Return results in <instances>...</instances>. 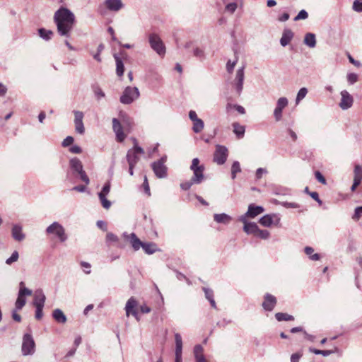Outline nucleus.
Segmentation results:
<instances>
[{
    "label": "nucleus",
    "mask_w": 362,
    "mask_h": 362,
    "mask_svg": "<svg viewBox=\"0 0 362 362\" xmlns=\"http://www.w3.org/2000/svg\"><path fill=\"white\" fill-rule=\"evenodd\" d=\"M354 180L361 182L362 181V167L359 165H356L354 170Z\"/></svg>",
    "instance_id": "obj_38"
},
{
    "label": "nucleus",
    "mask_w": 362,
    "mask_h": 362,
    "mask_svg": "<svg viewBox=\"0 0 362 362\" xmlns=\"http://www.w3.org/2000/svg\"><path fill=\"white\" fill-rule=\"evenodd\" d=\"M18 257H19L18 252L17 251H14L12 253L11 256L6 260V263L7 264L10 265L12 263L16 262L18 259Z\"/></svg>",
    "instance_id": "obj_48"
},
{
    "label": "nucleus",
    "mask_w": 362,
    "mask_h": 362,
    "mask_svg": "<svg viewBox=\"0 0 362 362\" xmlns=\"http://www.w3.org/2000/svg\"><path fill=\"white\" fill-rule=\"evenodd\" d=\"M237 7H238V4L235 2H233V3H230L228 4H227L226 6V11L230 13H233L235 10L237 9Z\"/></svg>",
    "instance_id": "obj_52"
},
{
    "label": "nucleus",
    "mask_w": 362,
    "mask_h": 362,
    "mask_svg": "<svg viewBox=\"0 0 362 362\" xmlns=\"http://www.w3.org/2000/svg\"><path fill=\"white\" fill-rule=\"evenodd\" d=\"M143 187L144 189V192L148 195H150V187H149V185H148V179H147L146 176H145L144 179Z\"/></svg>",
    "instance_id": "obj_59"
},
{
    "label": "nucleus",
    "mask_w": 362,
    "mask_h": 362,
    "mask_svg": "<svg viewBox=\"0 0 362 362\" xmlns=\"http://www.w3.org/2000/svg\"><path fill=\"white\" fill-rule=\"evenodd\" d=\"M106 240L107 242L115 243L118 241V238L112 233H107L106 235Z\"/></svg>",
    "instance_id": "obj_58"
},
{
    "label": "nucleus",
    "mask_w": 362,
    "mask_h": 362,
    "mask_svg": "<svg viewBox=\"0 0 362 362\" xmlns=\"http://www.w3.org/2000/svg\"><path fill=\"white\" fill-rule=\"evenodd\" d=\"M191 170L193 171L194 175L191 180L183 182L180 185L183 190L189 189L193 184H199L204 178V166L200 164L199 160H192V163L190 166Z\"/></svg>",
    "instance_id": "obj_2"
},
{
    "label": "nucleus",
    "mask_w": 362,
    "mask_h": 362,
    "mask_svg": "<svg viewBox=\"0 0 362 362\" xmlns=\"http://www.w3.org/2000/svg\"><path fill=\"white\" fill-rule=\"evenodd\" d=\"M194 56L197 57L199 60L202 61L205 59V53L204 49L195 47L193 50Z\"/></svg>",
    "instance_id": "obj_43"
},
{
    "label": "nucleus",
    "mask_w": 362,
    "mask_h": 362,
    "mask_svg": "<svg viewBox=\"0 0 362 362\" xmlns=\"http://www.w3.org/2000/svg\"><path fill=\"white\" fill-rule=\"evenodd\" d=\"M36 308L35 318L37 320H41L43 316V308L44 306H35Z\"/></svg>",
    "instance_id": "obj_55"
},
{
    "label": "nucleus",
    "mask_w": 362,
    "mask_h": 362,
    "mask_svg": "<svg viewBox=\"0 0 362 362\" xmlns=\"http://www.w3.org/2000/svg\"><path fill=\"white\" fill-rule=\"evenodd\" d=\"M12 238L18 242L23 241L25 238V234L23 232V227L20 224H14L11 228Z\"/></svg>",
    "instance_id": "obj_16"
},
{
    "label": "nucleus",
    "mask_w": 362,
    "mask_h": 362,
    "mask_svg": "<svg viewBox=\"0 0 362 362\" xmlns=\"http://www.w3.org/2000/svg\"><path fill=\"white\" fill-rule=\"evenodd\" d=\"M138 303L134 297H131L127 302L125 305L126 315L128 317L132 312L136 310Z\"/></svg>",
    "instance_id": "obj_24"
},
{
    "label": "nucleus",
    "mask_w": 362,
    "mask_h": 362,
    "mask_svg": "<svg viewBox=\"0 0 362 362\" xmlns=\"http://www.w3.org/2000/svg\"><path fill=\"white\" fill-rule=\"evenodd\" d=\"M94 93L98 100L101 98H104L105 95V93L100 88H96L94 90Z\"/></svg>",
    "instance_id": "obj_62"
},
{
    "label": "nucleus",
    "mask_w": 362,
    "mask_h": 362,
    "mask_svg": "<svg viewBox=\"0 0 362 362\" xmlns=\"http://www.w3.org/2000/svg\"><path fill=\"white\" fill-rule=\"evenodd\" d=\"M32 291L24 286V283L21 281L20 283V289L16 299L15 307L17 310H21L26 303V296H31Z\"/></svg>",
    "instance_id": "obj_7"
},
{
    "label": "nucleus",
    "mask_w": 362,
    "mask_h": 362,
    "mask_svg": "<svg viewBox=\"0 0 362 362\" xmlns=\"http://www.w3.org/2000/svg\"><path fill=\"white\" fill-rule=\"evenodd\" d=\"M338 351L337 348L334 350H319L314 348H310V351L317 355H322L323 356H328Z\"/></svg>",
    "instance_id": "obj_35"
},
{
    "label": "nucleus",
    "mask_w": 362,
    "mask_h": 362,
    "mask_svg": "<svg viewBox=\"0 0 362 362\" xmlns=\"http://www.w3.org/2000/svg\"><path fill=\"white\" fill-rule=\"evenodd\" d=\"M73 142H74V138L71 136H68L67 137H66L64 139V141L62 142V145H63V146H69L71 144H72Z\"/></svg>",
    "instance_id": "obj_60"
},
{
    "label": "nucleus",
    "mask_w": 362,
    "mask_h": 362,
    "mask_svg": "<svg viewBox=\"0 0 362 362\" xmlns=\"http://www.w3.org/2000/svg\"><path fill=\"white\" fill-rule=\"evenodd\" d=\"M138 303L134 297H131L127 302L125 305L126 315L128 317L132 312L136 310Z\"/></svg>",
    "instance_id": "obj_23"
},
{
    "label": "nucleus",
    "mask_w": 362,
    "mask_h": 362,
    "mask_svg": "<svg viewBox=\"0 0 362 362\" xmlns=\"http://www.w3.org/2000/svg\"><path fill=\"white\" fill-rule=\"evenodd\" d=\"M110 190V182L108 181L105 184L101 192H100L98 193V196L103 195V196L106 197L109 194Z\"/></svg>",
    "instance_id": "obj_47"
},
{
    "label": "nucleus",
    "mask_w": 362,
    "mask_h": 362,
    "mask_svg": "<svg viewBox=\"0 0 362 362\" xmlns=\"http://www.w3.org/2000/svg\"><path fill=\"white\" fill-rule=\"evenodd\" d=\"M293 37V33L290 29H285L283 31L282 36L280 39V44L283 47H286L289 44Z\"/></svg>",
    "instance_id": "obj_22"
},
{
    "label": "nucleus",
    "mask_w": 362,
    "mask_h": 362,
    "mask_svg": "<svg viewBox=\"0 0 362 362\" xmlns=\"http://www.w3.org/2000/svg\"><path fill=\"white\" fill-rule=\"evenodd\" d=\"M309 195L314 199L319 204H322V201L321 199H320L319 197V194L317 192H312L310 193H309Z\"/></svg>",
    "instance_id": "obj_63"
},
{
    "label": "nucleus",
    "mask_w": 362,
    "mask_h": 362,
    "mask_svg": "<svg viewBox=\"0 0 362 362\" xmlns=\"http://www.w3.org/2000/svg\"><path fill=\"white\" fill-rule=\"evenodd\" d=\"M204 349L200 344H197L194 348V358H197L199 356H204L203 354Z\"/></svg>",
    "instance_id": "obj_50"
},
{
    "label": "nucleus",
    "mask_w": 362,
    "mask_h": 362,
    "mask_svg": "<svg viewBox=\"0 0 362 362\" xmlns=\"http://www.w3.org/2000/svg\"><path fill=\"white\" fill-rule=\"evenodd\" d=\"M233 132L238 139H241L245 135V126L240 124L238 122H234L232 124Z\"/></svg>",
    "instance_id": "obj_28"
},
{
    "label": "nucleus",
    "mask_w": 362,
    "mask_h": 362,
    "mask_svg": "<svg viewBox=\"0 0 362 362\" xmlns=\"http://www.w3.org/2000/svg\"><path fill=\"white\" fill-rule=\"evenodd\" d=\"M346 79L349 85H353L358 80V76L355 73H349L346 76Z\"/></svg>",
    "instance_id": "obj_44"
},
{
    "label": "nucleus",
    "mask_w": 362,
    "mask_h": 362,
    "mask_svg": "<svg viewBox=\"0 0 362 362\" xmlns=\"http://www.w3.org/2000/svg\"><path fill=\"white\" fill-rule=\"evenodd\" d=\"M115 59L116 61V72L117 76H122L124 74V66L123 62L122 59L117 57V55H114Z\"/></svg>",
    "instance_id": "obj_33"
},
{
    "label": "nucleus",
    "mask_w": 362,
    "mask_h": 362,
    "mask_svg": "<svg viewBox=\"0 0 362 362\" xmlns=\"http://www.w3.org/2000/svg\"><path fill=\"white\" fill-rule=\"evenodd\" d=\"M301 355L296 353L293 354L291 356V362H299Z\"/></svg>",
    "instance_id": "obj_64"
},
{
    "label": "nucleus",
    "mask_w": 362,
    "mask_h": 362,
    "mask_svg": "<svg viewBox=\"0 0 362 362\" xmlns=\"http://www.w3.org/2000/svg\"><path fill=\"white\" fill-rule=\"evenodd\" d=\"M288 99L285 97L279 98L276 103V107L274 111L276 121H280L282 118V111L288 105Z\"/></svg>",
    "instance_id": "obj_12"
},
{
    "label": "nucleus",
    "mask_w": 362,
    "mask_h": 362,
    "mask_svg": "<svg viewBox=\"0 0 362 362\" xmlns=\"http://www.w3.org/2000/svg\"><path fill=\"white\" fill-rule=\"evenodd\" d=\"M228 156V149L223 146H217L214 158H226Z\"/></svg>",
    "instance_id": "obj_27"
},
{
    "label": "nucleus",
    "mask_w": 362,
    "mask_h": 362,
    "mask_svg": "<svg viewBox=\"0 0 362 362\" xmlns=\"http://www.w3.org/2000/svg\"><path fill=\"white\" fill-rule=\"evenodd\" d=\"M21 352L24 356H32L35 354V343L31 334H25L23 335Z\"/></svg>",
    "instance_id": "obj_5"
},
{
    "label": "nucleus",
    "mask_w": 362,
    "mask_h": 362,
    "mask_svg": "<svg viewBox=\"0 0 362 362\" xmlns=\"http://www.w3.org/2000/svg\"><path fill=\"white\" fill-rule=\"evenodd\" d=\"M202 289L204 292L205 297L208 300L214 298V291L211 288L203 287Z\"/></svg>",
    "instance_id": "obj_53"
},
{
    "label": "nucleus",
    "mask_w": 362,
    "mask_h": 362,
    "mask_svg": "<svg viewBox=\"0 0 362 362\" xmlns=\"http://www.w3.org/2000/svg\"><path fill=\"white\" fill-rule=\"evenodd\" d=\"M255 236L262 240H267L270 237V233L267 230H262L258 228Z\"/></svg>",
    "instance_id": "obj_40"
},
{
    "label": "nucleus",
    "mask_w": 362,
    "mask_h": 362,
    "mask_svg": "<svg viewBox=\"0 0 362 362\" xmlns=\"http://www.w3.org/2000/svg\"><path fill=\"white\" fill-rule=\"evenodd\" d=\"M237 61L231 62L229 60L226 64V69L228 72L231 73L236 64Z\"/></svg>",
    "instance_id": "obj_61"
},
{
    "label": "nucleus",
    "mask_w": 362,
    "mask_h": 362,
    "mask_svg": "<svg viewBox=\"0 0 362 362\" xmlns=\"http://www.w3.org/2000/svg\"><path fill=\"white\" fill-rule=\"evenodd\" d=\"M353 9L356 12H362V1L355 0L353 4Z\"/></svg>",
    "instance_id": "obj_57"
},
{
    "label": "nucleus",
    "mask_w": 362,
    "mask_h": 362,
    "mask_svg": "<svg viewBox=\"0 0 362 362\" xmlns=\"http://www.w3.org/2000/svg\"><path fill=\"white\" fill-rule=\"evenodd\" d=\"M175 362H182V339L180 334H175Z\"/></svg>",
    "instance_id": "obj_14"
},
{
    "label": "nucleus",
    "mask_w": 362,
    "mask_h": 362,
    "mask_svg": "<svg viewBox=\"0 0 362 362\" xmlns=\"http://www.w3.org/2000/svg\"><path fill=\"white\" fill-rule=\"evenodd\" d=\"M308 89L306 88H301L296 95V103L298 104L307 95Z\"/></svg>",
    "instance_id": "obj_42"
},
{
    "label": "nucleus",
    "mask_w": 362,
    "mask_h": 362,
    "mask_svg": "<svg viewBox=\"0 0 362 362\" xmlns=\"http://www.w3.org/2000/svg\"><path fill=\"white\" fill-rule=\"evenodd\" d=\"M308 18V12L305 10L303 9V10L300 11L299 13H298V15L294 18V21H298L300 20H305Z\"/></svg>",
    "instance_id": "obj_46"
},
{
    "label": "nucleus",
    "mask_w": 362,
    "mask_h": 362,
    "mask_svg": "<svg viewBox=\"0 0 362 362\" xmlns=\"http://www.w3.org/2000/svg\"><path fill=\"white\" fill-rule=\"evenodd\" d=\"M276 304V299L274 296L269 293H267L264 296V300L262 303V306L265 310L272 311L275 307Z\"/></svg>",
    "instance_id": "obj_18"
},
{
    "label": "nucleus",
    "mask_w": 362,
    "mask_h": 362,
    "mask_svg": "<svg viewBox=\"0 0 362 362\" xmlns=\"http://www.w3.org/2000/svg\"><path fill=\"white\" fill-rule=\"evenodd\" d=\"M280 221V218L275 214H267L262 216L259 223L264 227H270L273 224H278Z\"/></svg>",
    "instance_id": "obj_13"
},
{
    "label": "nucleus",
    "mask_w": 362,
    "mask_h": 362,
    "mask_svg": "<svg viewBox=\"0 0 362 362\" xmlns=\"http://www.w3.org/2000/svg\"><path fill=\"white\" fill-rule=\"evenodd\" d=\"M264 211V209L261 206H256L251 204L248 206L247 215H249L250 218H253L261 214Z\"/></svg>",
    "instance_id": "obj_19"
},
{
    "label": "nucleus",
    "mask_w": 362,
    "mask_h": 362,
    "mask_svg": "<svg viewBox=\"0 0 362 362\" xmlns=\"http://www.w3.org/2000/svg\"><path fill=\"white\" fill-rule=\"evenodd\" d=\"M148 42L151 48L154 50L159 56L163 57L165 54V46L156 33H151L148 35Z\"/></svg>",
    "instance_id": "obj_3"
},
{
    "label": "nucleus",
    "mask_w": 362,
    "mask_h": 362,
    "mask_svg": "<svg viewBox=\"0 0 362 362\" xmlns=\"http://www.w3.org/2000/svg\"><path fill=\"white\" fill-rule=\"evenodd\" d=\"M138 154H144V150L135 145L133 149L128 151L127 158H137Z\"/></svg>",
    "instance_id": "obj_32"
},
{
    "label": "nucleus",
    "mask_w": 362,
    "mask_h": 362,
    "mask_svg": "<svg viewBox=\"0 0 362 362\" xmlns=\"http://www.w3.org/2000/svg\"><path fill=\"white\" fill-rule=\"evenodd\" d=\"M244 78V67H241L237 70L235 78L232 83L238 96L240 95L243 88Z\"/></svg>",
    "instance_id": "obj_11"
},
{
    "label": "nucleus",
    "mask_w": 362,
    "mask_h": 362,
    "mask_svg": "<svg viewBox=\"0 0 362 362\" xmlns=\"http://www.w3.org/2000/svg\"><path fill=\"white\" fill-rule=\"evenodd\" d=\"M275 317H276V319L278 320V321H290V320H294V317L293 316L291 315H288L287 313H276L275 315Z\"/></svg>",
    "instance_id": "obj_39"
},
{
    "label": "nucleus",
    "mask_w": 362,
    "mask_h": 362,
    "mask_svg": "<svg viewBox=\"0 0 362 362\" xmlns=\"http://www.w3.org/2000/svg\"><path fill=\"white\" fill-rule=\"evenodd\" d=\"M258 228L259 227L257 225V223H255L254 222H250L248 224L243 226V230L247 234H249V235L252 234V235H255Z\"/></svg>",
    "instance_id": "obj_31"
},
{
    "label": "nucleus",
    "mask_w": 362,
    "mask_h": 362,
    "mask_svg": "<svg viewBox=\"0 0 362 362\" xmlns=\"http://www.w3.org/2000/svg\"><path fill=\"white\" fill-rule=\"evenodd\" d=\"M204 127V124L202 119H198L193 122L192 129L195 133L201 132Z\"/></svg>",
    "instance_id": "obj_37"
},
{
    "label": "nucleus",
    "mask_w": 362,
    "mask_h": 362,
    "mask_svg": "<svg viewBox=\"0 0 362 362\" xmlns=\"http://www.w3.org/2000/svg\"><path fill=\"white\" fill-rule=\"evenodd\" d=\"M105 4L110 11H118L123 7L121 0H105Z\"/></svg>",
    "instance_id": "obj_20"
},
{
    "label": "nucleus",
    "mask_w": 362,
    "mask_h": 362,
    "mask_svg": "<svg viewBox=\"0 0 362 362\" xmlns=\"http://www.w3.org/2000/svg\"><path fill=\"white\" fill-rule=\"evenodd\" d=\"M123 235L125 238V239L128 240L130 242V243L134 250H139L140 249V247H142V245L144 243H142L137 238V236L136 235L135 233H132L129 235L127 233H124L123 234Z\"/></svg>",
    "instance_id": "obj_17"
},
{
    "label": "nucleus",
    "mask_w": 362,
    "mask_h": 362,
    "mask_svg": "<svg viewBox=\"0 0 362 362\" xmlns=\"http://www.w3.org/2000/svg\"><path fill=\"white\" fill-rule=\"evenodd\" d=\"M70 168L73 173L79 175L83 182L86 185L89 184V178L83 170V165L80 160H70Z\"/></svg>",
    "instance_id": "obj_8"
},
{
    "label": "nucleus",
    "mask_w": 362,
    "mask_h": 362,
    "mask_svg": "<svg viewBox=\"0 0 362 362\" xmlns=\"http://www.w3.org/2000/svg\"><path fill=\"white\" fill-rule=\"evenodd\" d=\"M362 215V206H358L355 209L354 214L352 216V218L358 221Z\"/></svg>",
    "instance_id": "obj_54"
},
{
    "label": "nucleus",
    "mask_w": 362,
    "mask_h": 362,
    "mask_svg": "<svg viewBox=\"0 0 362 362\" xmlns=\"http://www.w3.org/2000/svg\"><path fill=\"white\" fill-rule=\"evenodd\" d=\"M53 318L59 323H65L66 322V317L64 313L59 308L55 309L52 313Z\"/></svg>",
    "instance_id": "obj_29"
},
{
    "label": "nucleus",
    "mask_w": 362,
    "mask_h": 362,
    "mask_svg": "<svg viewBox=\"0 0 362 362\" xmlns=\"http://www.w3.org/2000/svg\"><path fill=\"white\" fill-rule=\"evenodd\" d=\"M46 297L41 289H38L35 291L34 295L33 304L35 306H44Z\"/></svg>",
    "instance_id": "obj_21"
},
{
    "label": "nucleus",
    "mask_w": 362,
    "mask_h": 362,
    "mask_svg": "<svg viewBox=\"0 0 362 362\" xmlns=\"http://www.w3.org/2000/svg\"><path fill=\"white\" fill-rule=\"evenodd\" d=\"M141 247L148 255L153 254L158 250L156 245L153 243H144Z\"/></svg>",
    "instance_id": "obj_30"
},
{
    "label": "nucleus",
    "mask_w": 362,
    "mask_h": 362,
    "mask_svg": "<svg viewBox=\"0 0 362 362\" xmlns=\"http://www.w3.org/2000/svg\"><path fill=\"white\" fill-rule=\"evenodd\" d=\"M100 203L103 208L108 209L111 206V202L105 196H98Z\"/></svg>",
    "instance_id": "obj_45"
},
{
    "label": "nucleus",
    "mask_w": 362,
    "mask_h": 362,
    "mask_svg": "<svg viewBox=\"0 0 362 362\" xmlns=\"http://www.w3.org/2000/svg\"><path fill=\"white\" fill-rule=\"evenodd\" d=\"M165 160H158L151 164L152 169L158 178H165L168 175V168L165 164Z\"/></svg>",
    "instance_id": "obj_9"
},
{
    "label": "nucleus",
    "mask_w": 362,
    "mask_h": 362,
    "mask_svg": "<svg viewBox=\"0 0 362 362\" xmlns=\"http://www.w3.org/2000/svg\"><path fill=\"white\" fill-rule=\"evenodd\" d=\"M54 21L57 33L61 36L69 37L75 22L74 14L69 9L62 7L55 12Z\"/></svg>",
    "instance_id": "obj_1"
},
{
    "label": "nucleus",
    "mask_w": 362,
    "mask_h": 362,
    "mask_svg": "<svg viewBox=\"0 0 362 362\" xmlns=\"http://www.w3.org/2000/svg\"><path fill=\"white\" fill-rule=\"evenodd\" d=\"M74 122H83V113L81 111L74 110Z\"/></svg>",
    "instance_id": "obj_51"
},
{
    "label": "nucleus",
    "mask_w": 362,
    "mask_h": 362,
    "mask_svg": "<svg viewBox=\"0 0 362 362\" xmlns=\"http://www.w3.org/2000/svg\"><path fill=\"white\" fill-rule=\"evenodd\" d=\"M38 33L40 37L46 41L51 40L54 35V33L52 30H46L45 28H40L38 30Z\"/></svg>",
    "instance_id": "obj_34"
},
{
    "label": "nucleus",
    "mask_w": 362,
    "mask_h": 362,
    "mask_svg": "<svg viewBox=\"0 0 362 362\" xmlns=\"http://www.w3.org/2000/svg\"><path fill=\"white\" fill-rule=\"evenodd\" d=\"M315 178L317 180L318 182H320L322 185L327 184L326 179L324 177V176L322 175V173L320 171H315Z\"/></svg>",
    "instance_id": "obj_56"
},
{
    "label": "nucleus",
    "mask_w": 362,
    "mask_h": 362,
    "mask_svg": "<svg viewBox=\"0 0 362 362\" xmlns=\"http://www.w3.org/2000/svg\"><path fill=\"white\" fill-rule=\"evenodd\" d=\"M214 219L218 223L228 224L232 220V218L226 214H215Z\"/></svg>",
    "instance_id": "obj_26"
},
{
    "label": "nucleus",
    "mask_w": 362,
    "mask_h": 362,
    "mask_svg": "<svg viewBox=\"0 0 362 362\" xmlns=\"http://www.w3.org/2000/svg\"><path fill=\"white\" fill-rule=\"evenodd\" d=\"M241 171L239 162L235 161L231 167V177L234 180L236 177V174Z\"/></svg>",
    "instance_id": "obj_41"
},
{
    "label": "nucleus",
    "mask_w": 362,
    "mask_h": 362,
    "mask_svg": "<svg viewBox=\"0 0 362 362\" xmlns=\"http://www.w3.org/2000/svg\"><path fill=\"white\" fill-rule=\"evenodd\" d=\"M341 99L339 103V107L343 110L351 108L354 103L353 96L346 90H343L340 92Z\"/></svg>",
    "instance_id": "obj_10"
},
{
    "label": "nucleus",
    "mask_w": 362,
    "mask_h": 362,
    "mask_svg": "<svg viewBox=\"0 0 362 362\" xmlns=\"http://www.w3.org/2000/svg\"><path fill=\"white\" fill-rule=\"evenodd\" d=\"M75 130L80 134H83L85 132V128L83 122H74Z\"/></svg>",
    "instance_id": "obj_49"
},
{
    "label": "nucleus",
    "mask_w": 362,
    "mask_h": 362,
    "mask_svg": "<svg viewBox=\"0 0 362 362\" xmlns=\"http://www.w3.org/2000/svg\"><path fill=\"white\" fill-rule=\"evenodd\" d=\"M46 233L49 235H54L62 243L65 242L68 238L64 228L57 221L53 222L46 228Z\"/></svg>",
    "instance_id": "obj_4"
},
{
    "label": "nucleus",
    "mask_w": 362,
    "mask_h": 362,
    "mask_svg": "<svg viewBox=\"0 0 362 362\" xmlns=\"http://www.w3.org/2000/svg\"><path fill=\"white\" fill-rule=\"evenodd\" d=\"M316 37L314 33H308L305 34L303 43L310 48H314L316 46Z\"/></svg>",
    "instance_id": "obj_25"
},
{
    "label": "nucleus",
    "mask_w": 362,
    "mask_h": 362,
    "mask_svg": "<svg viewBox=\"0 0 362 362\" xmlns=\"http://www.w3.org/2000/svg\"><path fill=\"white\" fill-rule=\"evenodd\" d=\"M112 128H113L114 132L116 134L117 140L119 142L123 141L124 140L126 136L122 131V127L119 121L116 118H114L112 119Z\"/></svg>",
    "instance_id": "obj_15"
},
{
    "label": "nucleus",
    "mask_w": 362,
    "mask_h": 362,
    "mask_svg": "<svg viewBox=\"0 0 362 362\" xmlns=\"http://www.w3.org/2000/svg\"><path fill=\"white\" fill-rule=\"evenodd\" d=\"M139 91L136 87H127L120 97V102L122 104H131L139 97Z\"/></svg>",
    "instance_id": "obj_6"
},
{
    "label": "nucleus",
    "mask_w": 362,
    "mask_h": 362,
    "mask_svg": "<svg viewBox=\"0 0 362 362\" xmlns=\"http://www.w3.org/2000/svg\"><path fill=\"white\" fill-rule=\"evenodd\" d=\"M305 250V253L309 256L310 259L311 260H313V261H317L320 259V255L319 254L317 253H315L313 254L314 252V249L311 247H309V246H307L305 247L304 249Z\"/></svg>",
    "instance_id": "obj_36"
}]
</instances>
